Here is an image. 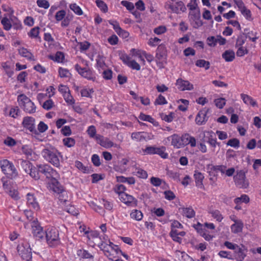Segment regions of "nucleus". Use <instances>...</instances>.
<instances>
[{
  "label": "nucleus",
  "mask_w": 261,
  "mask_h": 261,
  "mask_svg": "<svg viewBox=\"0 0 261 261\" xmlns=\"http://www.w3.org/2000/svg\"><path fill=\"white\" fill-rule=\"evenodd\" d=\"M45 238L49 247L56 248L61 244L59 230L55 227L50 226L46 229Z\"/></svg>",
  "instance_id": "nucleus-1"
},
{
  "label": "nucleus",
  "mask_w": 261,
  "mask_h": 261,
  "mask_svg": "<svg viewBox=\"0 0 261 261\" xmlns=\"http://www.w3.org/2000/svg\"><path fill=\"white\" fill-rule=\"evenodd\" d=\"M42 155L44 159L48 163L57 168H60V160L62 158L61 153L56 149H44L42 151Z\"/></svg>",
  "instance_id": "nucleus-2"
},
{
  "label": "nucleus",
  "mask_w": 261,
  "mask_h": 261,
  "mask_svg": "<svg viewBox=\"0 0 261 261\" xmlns=\"http://www.w3.org/2000/svg\"><path fill=\"white\" fill-rule=\"evenodd\" d=\"M82 62L86 67H82L79 64H76L74 65L75 70L83 78L92 82L96 81V74L92 68L89 67L88 61L82 60Z\"/></svg>",
  "instance_id": "nucleus-3"
},
{
  "label": "nucleus",
  "mask_w": 261,
  "mask_h": 261,
  "mask_svg": "<svg viewBox=\"0 0 261 261\" xmlns=\"http://www.w3.org/2000/svg\"><path fill=\"white\" fill-rule=\"evenodd\" d=\"M17 101L20 108L26 113L34 114L36 112L35 104L24 94L18 95Z\"/></svg>",
  "instance_id": "nucleus-4"
},
{
  "label": "nucleus",
  "mask_w": 261,
  "mask_h": 261,
  "mask_svg": "<svg viewBox=\"0 0 261 261\" xmlns=\"http://www.w3.org/2000/svg\"><path fill=\"white\" fill-rule=\"evenodd\" d=\"M0 167L2 172L9 178L13 179L18 175L17 170L13 163L7 159L0 161Z\"/></svg>",
  "instance_id": "nucleus-5"
},
{
  "label": "nucleus",
  "mask_w": 261,
  "mask_h": 261,
  "mask_svg": "<svg viewBox=\"0 0 261 261\" xmlns=\"http://www.w3.org/2000/svg\"><path fill=\"white\" fill-rule=\"evenodd\" d=\"M233 181L236 186L240 189H247L249 186V181L246 176V172L244 170H237L233 176Z\"/></svg>",
  "instance_id": "nucleus-6"
},
{
  "label": "nucleus",
  "mask_w": 261,
  "mask_h": 261,
  "mask_svg": "<svg viewBox=\"0 0 261 261\" xmlns=\"http://www.w3.org/2000/svg\"><path fill=\"white\" fill-rule=\"evenodd\" d=\"M17 251L19 255L21 256L23 259L26 261L32 260V249L28 243L23 242L18 245Z\"/></svg>",
  "instance_id": "nucleus-7"
},
{
  "label": "nucleus",
  "mask_w": 261,
  "mask_h": 261,
  "mask_svg": "<svg viewBox=\"0 0 261 261\" xmlns=\"http://www.w3.org/2000/svg\"><path fill=\"white\" fill-rule=\"evenodd\" d=\"M22 125L24 128L29 130L35 135H38L39 133L36 129L35 119L31 116H25L23 117L22 122Z\"/></svg>",
  "instance_id": "nucleus-8"
},
{
  "label": "nucleus",
  "mask_w": 261,
  "mask_h": 261,
  "mask_svg": "<svg viewBox=\"0 0 261 261\" xmlns=\"http://www.w3.org/2000/svg\"><path fill=\"white\" fill-rule=\"evenodd\" d=\"M193 227L196 230L197 232L205 240L210 241L213 238L209 232L205 228L204 224H202L198 222L196 224L193 225Z\"/></svg>",
  "instance_id": "nucleus-9"
},
{
  "label": "nucleus",
  "mask_w": 261,
  "mask_h": 261,
  "mask_svg": "<svg viewBox=\"0 0 261 261\" xmlns=\"http://www.w3.org/2000/svg\"><path fill=\"white\" fill-rule=\"evenodd\" d=\"M181 140L182 136H180L177 134H174L166 138L164 141L165 144L170 142L171 145L173 146L174 148L179 149L182 148Z\"/></svg>",
  "instance_id": "nucleus-10"
},
{
  "label": "nucleus",
  "mask_w": 261,
  "mask_h": 261,
  "mask_svg": "<svg viewBox=\"0 0 261 261\" xmlns=\"http://www.w3.org/2000/svg\"><path fill=\"white\" fill-rule=\"evenodd\" d=\"M189 17L191 23L194 28L198 29L203 25V22L200 18L199 10L190 12Z\"/></svg>",
  "instance_id": "nucleus-11"
},
{
  "label": "nucleus",
  "mask_w": 261,
  "mask_h": 261,
  "mask_svg": "<svg viewBox=\"0 0 261 261\" xmlns=\"http://www.w3.org/2000/svg\"><path fill=\"white\" fill-rule=\"evenodd\" d=\"M27 205L30 209L38 211L40 210V205L37 198L33 193H28L26 195Z\"/></svg>",
  "instance_id": "nucleus-12"
},
{
  "label": "nucleus",
  "mask_w": 261,
  "mask_h": 261,
  "mask_svg": "<svg viewBox=\"0 0 261 261\" xmlns=\"http://www.w3.org/2000/svg\"><path fill=\"white\" fill-rule=\"evenodd\" d=\"M168 5V8L170 9L171 12L177 14L186 12L187 8L181 1H178L175 3H171Z\"/></svg>",
  "instance_id": "nucleus-13"
},
{
  "label": "nucleus",
  "mask_w": 261,
  "mask_h": 261,
  "mask_svg": "<svg viewBox=\"0 0 261 261\" xmlns=\"http://www.w3.org/2000/svg\"><path fill=\"white\" fill-rule=\"evenodd\" d=\"M123 63L133 70H140L141 66L135 60H132L131 57L126 54H123L120 57Z\"/></svg>",
  "instance_id": "nucleus-14"
},
{
  "label": "nucleus",
  "mask_w": 261,
  "mask_h": 261,
  "mask_svg": "<svg viewBox=\"0 0 261 261\" xmlns=\"http://www.w3.org/2000/svg\"><path fill=\"white\" fill-rule=\"evenodd\" d=\"M175 85L179 91H191L194 89V85L189 81L178 78L176 80Z\"/></svg>",
  "instance_id": "nucleus-15"
},
{
  "label": "nucleus",
  "mask_w": 261,
  "mask_h": 261,
  "mask_svg": "<svg viewBox=\"0 0 261 261\" xmlns=\"http://www.w3.org/2000/svg\"><path fill=\"white\" fill-rule=\"evenodd\" d=\"M120 201L128 206H136L137 205V200L133 196L128 194H122V196L119 197Z\"/></svg>",
  "instance_id": "nucleus-16"
},
{
  "label": "nucleus",
  "mask_w": 261,
  "mask_h": 261,
  "mask_svg": "<svg viewBox=\"0 0 261 261\" xmlns=\"http://www.w3.org/2000/svg\"><path fill=\"white\" fill-rule=\"evenodd\" d=\"M181 136L182 147L188 145H190L191 147H195L196 146V140L195 137L188 133L184 134Z\"/></svg>",
  "instance_id": "nucleus-17"
},
{
  "label": "nucleus",
  "mask_w": 261,
  "mask_h": 261,
  "mask_svg": "<svg viewBox=\"0 0 261 261\" xmlns=\"http://www.w3.org/2000/svg\"><path fill=\"white\" fill-rule=\"evenodd\" d=\"M96 141L97 143L99 144L101 146L106 148H111L114 145V143L109 138L104 137L103 136L99 134L97 135Z\"/></svg>",
  "instance_id": "nucleus-18"
},
{
  "label": "nucleus",
  "mask_w": 261,
  "mask_h": 261,
  "mask_svg": "<svg viewBox=\"0 0 261 261\" xmlns=\"http://www.w3.org/2000/svg\"><path fill=\"white\" fill-rule=\"evenodd\" d=\"M204 135L207 140V143L213 148H215L217 141L215 134L212 131H205L204 132Z\"/></svg>",
  "instance_id": "nucleus-19"
},
{
  "label": "nucleus",
  "mask_w": 261,
  "mask_h": 261,
  "mask_svg": "<svg viewBox=\"0 0 261 261\" xmlns=\"http://www.w3.org/2000/svg\"><path fill=\"white\" fill-rule=\"evenodd\" d=\"M97 246L99 249L103 251L104 255L107 256L109 259L113 260L115 256L112 252V251L108 246V243H99Z\"/></svg>",
  "instance_id": "nucleus-20"
},
{
  "label": "nucleus",
  "mask_w": 261,
  "mask_h": 261,
  "mask_svg": "<svg viewBox=\"0 0 261 261\" xmlns=\"http://www.w3.org/2000/svg\"><path fill=\"white\" fill-rule=\"evenodd\" d=\"M106 58L100 55H98L96 59L95 68L97 69L99 73H101L102 70L107 68V66L105 62Z\"/></svg>",
  "instance_id": "nucleus-21"
},
{
  "label": "nucleus",
  "mask_w": 261,
  "mask_h": 261,
  "mask_svg": "<svg viewBox=\"0 0 261 261\" xmlns=\"http://www.w3.org/2000/svg\"><path fill=\"white\" fill-rule=\"evenodd\" d=\"M76 253L80 260L88 259L90 260H93L94 259V255L89 252L88 250L83 248L78 249L76 250Z\"/></svg>",
  "instance_id": "nucleus-22"
},
{
  "label": "nucleus",
  "mask_w": 261,
  "mask_h": 261,
  "mask_svg": "<svg viewBox=\"0 0 261 261\" xmlns=\"http://www.w3.org/2000/svg\"><path fill=\"white\" fill-rule=\"evenodd\" d=\"M207 111L204 110L200 111L197 114L196 118V123L199 125H203L207 121Z\"/></svg>",
  "instance_id": "nucleus-23"
},
{
  "label": "nucleus",
  "mask_w": 261,
  "mask_h": 261,
  "mask_svg": "<svg viewBox=\"0 0 261 261\" xmlns=\"http://www.w3.org/2000/svg\"><path fill=\"white\" fill-rule=\"evenodd\" d=\"M240 96L246 105L251 106L253 107H257V102L251 96L244 93L241 94Z\"/></svg>",
  "instance_id": "nucleus-24"
},
{
  "label": "nucleus",
  "mask_w": 261,
  "mask_h": 261,
  "mask_svg": "<svg viewBox=\"0 0 261 261\" xmlns=\"http://www.w3.org/2000/svg\"><path fill=\"white\" fill-rule=\"evenodd\" d=\"M181 215L187 218H192L195 216V212L191 207H181L180 208Z\"/></svg>",
  "instance_id": "nucleus-25"
},
{
  "label": "nucleus",
  "mask_w": 261,
  "mask_h": 261,
  "mask_svg": "<svg viewBox=\"0 0 261 261\" xmlns=\"http://www.w3.org/2000/svg\"><path fill=\"white\" fill-rule=\"evenodd\" d=\"M19 54L25 58L29 60L34 61L35 60L34 56L27 48L23 47H20L18 49Z\"/></svg>",
  "instance_id": "nucleus-26"
},
{
  "label": "nucleus",
  "mask_w": 261,
  "mask_h": 261,
  "mask_svg": "<svg viewBox=\"0 0 261 261\" xmlns=\"http://www.w3.org/2000/svg\"><path fill=\"white\" fill-rule=\"evenodd\" d=\"M32 233L34 236L39 240L44 237V232L43 228L39 225L32 226Z\"/></svg>",
  "instance_id": "nucleus-27"
},
{
  "label": "nucleus",
  "mask_w": 261,
  "mask_h": 261,
  "mask_svg": "<svg viewBox=\"0 0 261 261\" xmlns=\"http://www.w3.org/2000/svg\"><path fill=\"white\" fill-rule=\"evenodd\" d=\"M49 186L52 191L56 193L60 194L63 191V187L58 181V179H53Z\"/></svg>",
  "instance_id": "nucleus-28"
},
{
  "label": "nucleus",
  "mask_w": 261,
  "mask_h": 261,
  "mask_svg": "<svg viewBox=\"0 0 261 261\" xmlns=\"http://www.w3.org/2000/svg\"><path fill=\"white\" fill-rule=\"evenodd\" d=\"M139 118L142 121L149 122L155 126H158L159 125V123L151 116L146 115L143 113L140 114Z\"/></svg>",
  "instance_id": "nucleus-29"
},
{
  "label": "nucleus",
  "mask_w": 261,
  "mask_h": 261,
  "mask_svg": "<svg viewBox=\"0 0 261 261\" xmlns=\"http://www.w3.org/2000/svg\"><path fill=\"white\" fill-rule=\"evenodd\" d=\"M226 62H232L235 58L234 52L232 50H226L222 55Z\"/></svg>",
  "instance_id": "nucleus-30"
},
{
  "label": "nucleus",
  "mask_w": 261,
  "mask_h": 261,
  "mask_svg": "<svg viewBox=\"0 0 261 261\" xmlns=\"http://www.w3.org/2000/svg\"><path fill=\"white\" fill-rule=\"evenodd\" d=\"M234 256L238 261H242L246 257L244 250L238 245L237 249L234 250Z\"/></svg>",
  "instance_id": "nucleus-31"
},
{
  "label": "nucleus",
  "mask_w": 261,
  "mask_h": 261,
  "mask_svg": "<svg viewBox=\"0 0 261 261\" xmlns=\"http://www.w3.org/2000/svg\"><path fill=\"white\" fill-rule=\"evenodd\" d=\"M243 228V223L242 220H239V221L236 222L231 225L230 228L231 231L234 233H237L242 231Z\"/></svg>",
  "instance_id": "nucleus-32"
},
{
  "label": "nucleus",
  "mask_w": 261,
  "mask_h": 261,
  "mask_svg": "<svg viewBox=\"0 0 261 261\" xmlns=\"http://www.w3.org/2000/svg\"><path fill=\"white\" fill-rule=\"evenodd\" d=\"M194 177L196 186L202 187L203 186V180L204 177L203 174L199 171H196L194 174Z\"/></svg>",
  "instance_id": "nucleus-33"
},
{
  "label": "nucleus",
  "mask_w": 261,
  "mask_h": 261,
  "mask_svg": "<svg viewBox=\"0 0 261 261\" xmlns=\"http://www.w3.org/2000/svg\"><path fill=\"white\" fill-rule=\"evenodd\" d=\"M130 217L133 220L140 221L142 220L143 214L140 210H133L130 213Z\"/></svg>",
  "instance_id": "nucleus-34"
},
{
  "label": "nucleus",
  "mask_w": 261,
  "mask_h": 261,
  "mask_svg": "<svg viewBox=\"0 0 261 261\" xmlns=\"http://www.w3.org/2000/svg\"><path fill=\"white\" fill-rule=\"evenodd\" d=\"M208 213L218 222H221L224 218L221 213L218 210H211Z\"/></svg>",
  "instance_id": "nucleus-35"
},
{
  "label": "nucleus",
  "mask_w": 261,
  "mask_h": 261,
  "mask_svg": "<svg viewBox=\"0 0 261 261\" xmlns=\"http://www.w3.org/2000/svg\"><path fill=\"white\" fill-rule=\"evenodd\" d=\"M48 172L46 176L47 178L51 179L52 180L53 179H58L60 177L59 173L50 166H49Z\"/></svg>",
  "instance_id": "nucleus-36"
},
{
  "label": "nucleus",
  "mask_w": 261,
  "mask_h": 261,
  "mask_svg": "<svg viewBox=\"0 0 261 261\" xmlns=\"http://www.w3.org/2000/svg\"><path fill=\"white\" fill-rule=\"evenodd\" d=\"M1 23L6 31H9L12 28L11 18L9 19L7 17H3L1 20Z\"/></svg>",
  "instance_id": "nucleus-37"
},
{
  "label": "nucleus",
  "mask_w": 261,
  "mask_h": 261,
  "mask_svg": "<svg viewBox=\"0 0 261 261\" xmlns=\"http://www.w3.org/2000/svg\"><path fill=\"white\" fill-rule=\"evenodd\" d=\"M50 59L58 63H62L63 62L65 56L63 53L61 51H57L55 56H50Z\"/></svg>",
  "instance_id": "nucleus-38"
},
{
  "label": "nucleus",
  "mask_w": 261,
  "mask_h": 261,
  "mask_svg": "<svg viewBox=\"0 0 261 261\" xmlns=\"http://www.w3.org/2000/svg\"><path fill=\"white\" fill-rule=\"evenodd\" d=\"M234 202L248 204L250 202V198L247 194H242L240 197L236 198L234 200Z\"/></svg>",
  "instance_id": "nucleus-39"
},
{
  "label": "nucleus",
  "mask_w": 261,
  "mask_h": 261,
  "mask_svg": "<svg viewBox=\"0 0 261 261\" xmlns=\"http://www.w3.org/2000/svg\"><path fill=\"white\" fill-rule=\"evenodd\" d=\"M166 147L165 146H162L160 147H158L157 149L156 150L155 154L159 155L162 158L164 159H167L168 158V153L166 152Z\"/></svg>",
  "instance_id": "nucleus-40"
},
{
  "label": "nucleus",
  "mask_w": 261,
  "mask_h": 261,
  "mask_svg": "<svg viewBox=\"0 0 261 261\" xmlns=\"http://www.w3.org/2000/svg\"><path fill=\"white\" fill-rule=\"evenodd\" d=\"M20 165L26 173H28L33 166L32 164L29 161L22 160Z\"/></svg>",
  "instance_id": "nucleus-41"
},
{
  "label": "nucleus",
  "mask_w": 261,
  "mask_h": 261,
  "mask_svg": "<svg viewBox=\"0 0 261 261\" xmlns=\"http://www.w3.org/2000/svg\"><path fill=\"white\" fill-rule=\"evenodd\" d=\"M96 5L97 7L103 13H107L108 11V7L106 3L102 0H96Z\"/></svg>",
  "instance_id": "nucleus-42"
},
{
  "label": "nucleus",
  "mask_w": 261,
  "mask_h": 261,
  "mask_svg": "<svg viewBox=\"0 0 261 261\" xmlns=\"http://www.w3.org/2000/svg\"><path fill=\"white\" fill-rule=\"evenodd\" d=\"M2 66L5 73L8 75V76L9 77H12L14 74V71L11 68L10 66L8 64V63H3Z\"/></svg>",
  "instance_id": "nucleus-43"
},
{
  "label": "nucleus",
  "mask_w": 261,
  "mask_h": 261,
  "mask_svg": "<svg viewBox=\"0 0 261 261\" xmlns=\"http://www.w3.org/2000/svg\"><path fill=\"white\" fill-rule=\"evenodd\" d=\"M69 8L76 15L81 16L83 15V11L81 8L76 3H72L69 5Z\"/></svg>",
  "instance_id": "nucleus-44"
},
{
  "label": "nucleus",
  "mask_w": 261,
  "mask_h": 261,
  "mask_svg": "<svg viewBox=\"0 0 261 261\" xmlns=\"http://www.w3.org/2000/svg\"><path fill=\"white\" fill-rule=\"evenodd\" d=\"M86 132L90 138H94L95 140H96V137L98 134H96V129L94 125L89 126Z\"/></svg>",
  "instance_id": "nucleus-45"
},
{
  "label": "nucleus",
  "mask_w": 261,
  "mask_h": 261,
  "mask_svg": "<svg viewBox=\"0 0 261 261\" xmlns=\"http://www.w3.org/2000/svg\"><path fill=\"white\" fill-rule=\"evenodd\" d=\"M134 173V174L139 178L146 179L148 176L147 172L140 168H137L136 169V171Z\"/></svg>",
  "instance_id": "nucleus-46"
},
{
  "label": "nucleus",
  "mask_w": 261,
  "mask_h": 261,
  "mask_svg": "<svg viewBox=\"0 0 261 261\" xmlns=\"http://www.w3.org/2000/svg\"><path fill=\"white\" fill-rule=\"evenodd\" d=\"M100 202L103 204L104 208L107 211H112L113 208V203L112 201L102 198Z\"/></svg>",
  "instance_id": "nucleus-47"
},
{
  "label": "nucleus",
  "mask_w": 261,
  "mask_h": 261,
  "mask_svg": "<svg viewBox=\"0 0 261 261\" xmlns=\"http://www.w3.org/2000/svg\"><path fill=\"white\" fill-rule=\"evenodd\" d=\"M158 147L153 146H147L145 149H143V154H155Z\"/></svg>",
  "instance_id": "nucleus-48"
},
{
  "label": "nucleus",
  "mask_w": 261,
  "mask_h": 261,
  "mask_svg": "<svg viewBox=\"0 0 261 261\" xmlns=\"http://www.w3.org/2000/svg\"><path fill=\"white\" fill-rule=\"evenodd\" d=\"M126 187L123 185H117L114 188V191L118 194L119 197L122 196V194H125Z\"/></svg>",
  "instance_id": "nucleus-49"
},
{
  "label": "nucleus",
  "mask_w": 261,
  "mask_h": 261,
  "mask_svg": "<svg viewBox=\"0 0 261 261\" xmlns=\"http://www.w3.org/2000/svg\"><path fill=\"white\" fill-rule=\"evenodd\" d=\"M195 65L199 67L204 68L205 70L210 68V63L208 61H205L203 59H199L197 60Z\"/></svg>",
  "instance_id": "nucleus-50"
},
{
  "label": "nucleus",
  "mask_w": 261,
  "mask_h": 261,
  "mask_svg": "<svg viewBox=\"0 0 261 261\" xmlns=\"http://www.w3.org/2000/svg\"><path fill=\"white\" fill-rule=\"evenodd\" d=\"M35 180L39 179L40 177L39 170L38 167L37 168L33 166L30 171L28 173Z\"/></svg>",
  "instance_id": "nucleus-51"
},
{
  "label": "nucleus",
  "mask_w": 261,
  "mask_h": 261,
  "mask_svg": "<svg viewBox=\"0 0 261 261\" xmlns=\"http://www.w3.org/2000/svg\"><path fill=\"white\" fill-rule=\"evenodd\" d=\"M12 28L14 29L18 30L22 29V24L21 21L15 17L11 18Z\"/></svg>",
  "instance_id": "nucleus-52"
},
{
  "label": "nucleus",
  "mask_w": 261,
  "mask_h": 261,
  "mask_svg": "<svg viewBox=\"0 0 261 261\" xmlns=\"http://www.w3.org/2000/svg\"><path fill=\"white\" fill-rule=\"evenodd\" d=\"M44 40L47 42L48 45H54L55 40L49 33H45L43 36Z\"/></svg>",
  "instance_id": "nucleus-53"
},
{
  "label": "nucleus",
  "mask_w": 261,
  "mask_h": 261,
  "mask_svg": "<svg viewBox=\"0 0 261 261\" xmlns=\"http://www.w3.org/2000/svg\"><path fill=\"white\" fill-rule=\"evenodd\" d=\"M167 175L170 178L177 181H180V174L172 170H167Z\"/></svg>",
  "instance_id": "nucleus-54"
},
{
  "label": "nucleus",
  "mask_w": 261,
  "mask_h": 261,
  "mask_svg": "<svg viewBox=\"0 0 261 261\" xmlns=\"http://www.w3.org/2000/svg\"><path fill=\"white\" fill-rule=\"evenodd\" d=\"M49 165L48 164H39L37 165V167L38 168L39 174L42 173L45 176L47 174Z\"/></svg>",
  "instance_id": "nucleus-55"
},
{
  "label": "nucleus",
  "mask_w": 261,
  "mask_h": 261,
  "mask_svg": "<svg viewBox=\"0 0 261 261\" xmlns=\"http://www.w3.org/2000/svg\"><path fill=\"white\" fill-rule=\"evenodd\" d=\"M49 165L48 164H39L37 165V167L38 168L39 174L42 173L45 176L47 174Z\"/></svg>",
  "instance_id": "nucleus-56"
},
{
  "label": "nucleus",
  "mask_w": 261,
  "mask_h": 261,
  "mask_svg": "<svg viewBox=\"0 0 261 261\" xmlns=\"http://www.w3.org/2000/svg\"><path fill=\"white\" fill-rule=\"evenodd\" d=\"M66 102L69 105H73L75 103V100L71 95L70 91L63 95Z\"/></svg>",
  "instance_id": "nucleus-57"
},
{
  "label": "nucleus",
  "mask_w": 261,
  "mask_h": 261,
  "mask_svg": "<svg viewBox=\"0 0 261 261\" xmlns=\"http://www.w3.org/2000/svg\"><path fill=\"white\" fill-rule=\"evenodd\" d=\"M102 73V77L106 80H110L112 78L113 72L111 69H107L106 68L102 70L101 72Z\"/></svg>",
  "instance_id": "nucleus-58"
},
{
  "label": "nucleus",
  "mask_w": 261,
  "mask_h": 261,
  "mask_svg": "<svg viewBox=\"0 0 261 261\" xmlns=\"http://www.w3.org/2000/svg\"><path fill=\"white\" fill-rule=\"evenodd\" d=\"M85 234L86 235L88 240L99 237V233L97 231H85Z\"/></svg>",
  "instance_id": "nucleus-59"
},
{
  "label": "nucleus",
  "mask_w": 261,
  "mask_h": 261,
  "mask_svg": "<svg viewBox=\"0 0 261 261\" xmlns=\"http://www.w3.org/2000/svg\"><path fill=\"white\" fill-rule=\"evenodd\" d=\"M40 28L36 27L32 28L28 33V36L31 38H36L38 37Z\"/></svg>",
  "instance_id": "nucleus-60"
},
{
  "label": "nucleus",
  "mask_w": 261,
  "mask_h": 261,
  "mask_svg": "<svg viewBox=\"0 0 261 261\" xmlns=\"http://www.w3.org/2000/svg\"><path fill=\"white\" fill-rule=\"evenodd\" d=\"M66 12L64 10H61L56 12L55 19L57 22L62 21L66 17Z\"/></svg>",
  "instance_id": "nucleus-61"
},
{
  "label": "nucleus",
  "mask_w": 261,
  "mask_h": 261,
  "mask_svg": "<svg viewBox=\"0 0 261 261\" xmlns=\"http://www.w3.org/2000/svg\"><path fill=\"white\" fill-rule=\"evenodd\" d=\"M58 72L59 76L62 78L68 77L70 75L69 71L67 69L63 67H59Z\"/></svg>",
  "instance_id": "nucleus-62"
},
{
  "label": "nucleus",
  "mask_w": 261,
  "mask_h": 261,
  "mask_svg": "<svg viewBox=\"0 0 261 261\" xmlns=\"http://www.w3.org/2000/svg\"><path fill=\"white\" fill-rule=\"evenodd\" d=\"M214 102L218 108L221 109L226 105V99L224 98H217L215 99Z\"/></svg>",
  "instance_id": "nucleus-63"
},
{
  "label": "nucleus",
  "mask_w": 261,
  "mask_h": 261,
  "mask_svg": "<svg viewBox=\"0 0 261 261\" xmlns=\"http://www.w3.org/2000/svg\"><path fill=\"white\" fill-rule=\"evenodd\" d=\"M63 144L68 147H71L75 144V140L72 138H65L63 140Z\"/></svg>",
  "instance_id": "nucleus-64"
}]
</instances>
